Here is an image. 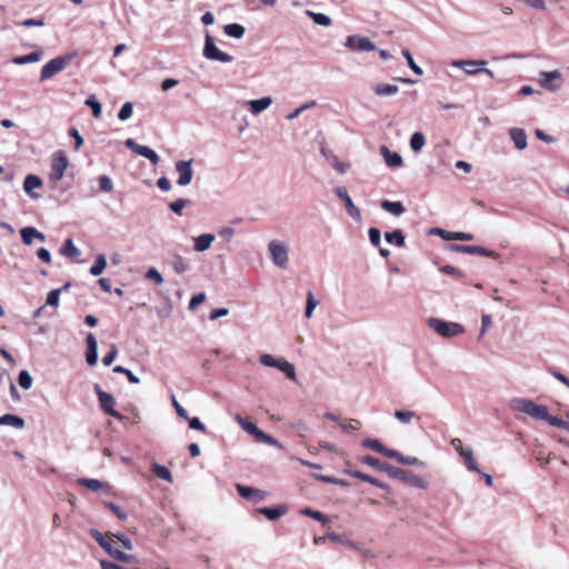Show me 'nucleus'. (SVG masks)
Here are the masks:
<instances>
[{"label": "nucleus", "mask_w": 569, "mask_h": 569, "mask_svg": "<svg viewBox=\"0 0 569 569\" xmlns=\"http://www.w3.org/2000/svg\"><path fill=\"white\" fill-rule=\"evenodd\" d=\"M90 536L99 543L101 548H103L112 558L124 562V563H133L137 565L139 562L138 558L134 555L126 553L118 549L117 541L113 539V536H104L97 529L90 530Z\"/></svg>", "instance_id": "f257e3e1"}, {"label": "nucleus", "mask_w": 569, "mask_h": 569, "mask_svg": "<svg viewBox=\"0 0 569 569\" xmlns=\"http://www.w3.org/2000/svg\"><path fill=\"white\" fill-rule=\"evenodd\" d=\"M509 408L513 412L526 413L536 420H542V418H547V406L538 405L527 398H512L509 401Z\"/></svg>", "instance_id": "f03ea898"}, {"label": "nucleus", "mask_w": 569, "mask_h": 569, "mask_svg": "<svg viewBox=\"0 0 569 569\" xmlns=\"http://www.w3.org/2000/svg\"><path fill=\"white\" fill-rule=\"evenodd\" d=\"M289 246L281 240H271L268 243V256L277 268L286 270L289 267Z\"/></svg>", "instance_id": "7ed1b4c3"}, {"label": "nucleus", "mask_w": 569, "mask_h": 569, "mask_svg": "<svg viewBox=\"0 0 569 569\" xmlns=\"http://www.w3.org/2000/svg\"><path fill=\"white\" fill-rule=\"evenodd\" d=\"M427 325L442 338H453L465 333V328L460 323L446 321L440 318H429Z\"/></svg>", "instance_id": "20e7f679"}, {"label": "nucleus", "mask_w": 569, "mask_h": 569, "mask_svg": "<svg viewBox=\"0 0 569 569\" xmlns=\"http://www.w3.org/2000/svg\"><path fill=\"white\" fill-rule=\"evenodd\" d=\"M234 420L247 433L251 435L256 441L279 449L282 448L281 443L277 439H274L270 435H267L266 432L260 430L253 422L242 418L240 415H236Z\"/></svg>", "instance_id": "39448f33"}, {"label": "nucleus", "mask_w": 569, "mask_h": 569, "mask_svg": "<svg viewBox=\"0 0 569 569\" xmlns=\"http://www.w3.org/2000/svg\"><path fill=\"white\" fill-rule=\"evenodd\" d=\"M383 472L389 475L391 478L399 479L408 483L413 488L426 489L428 487V481L425 480L422 477L411 471L393 467L391 465H389V467H385Z\"/></svg>", "instance_id": "423d86ee"}, {"label": "nucleus", "mask_w": 569, "mask_h": 569, "mask_svg": "<svg viewBox=\"0 0 569 569\" xmlns=\"http://www.w3.org/2000/svg\"><path fill=\"white\" fill-rule=\"evenodd\" d=\"M259 361L262 366L277 368L278 370L283 372L288 379L292 381L297 380L296 369L293 365L288 362L284 358H276L272 355L264 353L260 356Z\"/></svg>", "instance_id": "0eeeda50"}, {"label": "nucleus", "mask_w": 569, "mask_h": 569, "mask_svg": "<svg viewBox=\"0 0 569 569\" xmlns=\"http://www.w3.org/2000/svg\"><path fill=\"white\" fill-rule=\"evenodd\" d=\"M451 67L459 68L468 76H476L480 72H485L488 77L493 78V72L487 69L486 60H452Z\"/></svg>", "instance_id": "6e6552de"}, {"label": "nucleus", "mask_w": 569, "mask_h": 569, "mask_svg": "<svg viewBox=\"0 0 569 569\" xmlns=\"http://www.w3.org/2000/svg\"><path fill=\"white\" fill-rule=\"evenodd\" d=\"M69 160L63 151H57L51 156V172L49 181L57 184L64 176Z\"/></svg>", "instance_id": "1a4fd4ad"}, {"label": "nucleus", "mask_w": 569, "mask_h": 569, "mask_svg": "<svg viewBox=\"0 0 569 569\" xmlns=\"http://www.w3.org/2000/svg\"><path fill=\"white\" fill-rule=\"evenodd\" d=\"M71 62L70 56H59L48 61L41 69L40 81H46L63 69H66Z\"/></svg>", "instance_id": "9d476101"}, {"label": "nucleus", "mask_w": 569, "mask_h": 569, "mask_svg": "<svg viewBox=\"0 0 569 569\" xmlns=\"http://www.w3.org/2000/svg\"><path fill=\"white\" fill-rule=\"evenodd\" d=\"M345 48L353 52H371L377 49L376 44L366 36L350 34L346 38Z\"/></svg>", "instance_id": "9b49d317"}, {"label": "nucleus", "mask_w": 569, "mask_h": 569, "mask_svg": "<svg viewBox=\"0 0 569 569\" xmlns=\"http://www.w3.org/2000/svg\"><path fill=\"white\" fill-rule=\"evenodd\" d=\"M203 56L208 60H214L222 63H230L233 61L232 56L218 49L214 44L213 38L209 33L206 34Z\"/></svg>", "instance_id": "f8f14e48"}, {"label": "nucleus", "mask_w": 569, "mask_h": 569, "mask_svg": "<svg viewBox=\"0 0 569 569\" xmlns=\"http://www.w3.org/2000/svg\"><path fill=\"white\" fill-rule=\"evenodd\" d=\"M332 192L339 198L349 214V217L356 222H360L362 219L360 209L353 203L351 197L348 193L347 188L345 187H335Z\"/></svg>", "instance_id": "ddd939ff"}, {"label": "nucleus", "mask_w": 569, "mask_h": 569, "mask_svg": "<svg viewBox=\"0 0 569 569\" xmlns=\"http://www.w3.org/2000/svg\"><path fill=\"white\" fill-rule=\"evenodd\" d=\"M561 77L562 73L560 70L541 71L539 73L538 83L541 88L555 92L558 91L561 87L559 83Z\"/></svg>", "instance_id": "4468645a"}, {"label": "nucleus", "mask_w": 569, "mask_h": 569, "mask_svg": "<svg viewBox=\"0 0 569 569\" xmlns=\"http://www.w3.org/2000/svg\"><path fill=\"white\" fill-rule=\"evenodd\" d=\"M178 173L176 183L180 187H186L191 183L193 177L192 160H179L174 164Z\"/></svg>", "instance_id": "2eb2a0df"}, {"label": "nucleus", "mask_w": 569, "mask_h": 569, "mask_svg": "<svg viewBox=\"0 0 569 569\" xmlns=\"http://www.w3.org/2000/svg\"><path fill=\"white\" fill-rule=\"evenodd\" d=\"M94 391L99 398L100 407L102 408V410H104L107 413H109L110 416H112L117 419H121L122 416L120 415V412H118L117 410L113 409V407L116 405V400H114L113 396L103 391L99 385L94 386Z\"/></svg>", "instance_id": "dca6fc26"}, {"label": "nucleus", "mask_w": 569, "mask_h": 569, "mask_svg": "<svg viewBox=\"0 0 569 569\" xmlns=\"http://www.w3.org/2000/svg\"><path fill=\"white\" fill-rule=\"evenodd\" d=\"M124 144L137 154L147 158L152 164H158L160 158L151 148L138 144L133 139L130 138L124 141Z\"/></svg>", "instance_id": "f3484780"}, {"label": "nucleus", "mask_w": 569, "mask_h": 569, "mask_svg": "<svg viewBox=\"0 0 569 569\" xmlns=\"http://www.w3.org/2000/svg\"><path fill=\"white\" fill-rule=\"evenodd\" d=\"M450 249L456 252H462V253H468V254H480V256H486V257H490L493 259L499 258V254L497 252L488 250L483 247H478V246L451 244Z\"/></svg>", "instance_id": "a211bd4d"}, {"label": "nucleus", "mask_w": 569, "mask_h": 569, "mask_svg": "<svg viewBox=\"0 0 569 569\" xmlns=\"http://www.w3.org/2000/svg\"><path fill=\"white\" fill-rule=\"evenodd\" d=\"M273 100L271 97H262L260 99L247 100L243 101V106L250 111L252 116H259L263 111H266L271 104Z\"/></svg>", "instance_id": "6ab92c4d"}, {"label": "nucleus", "mask_w": 569, "mask_h": 569, "mask_svg": "<svg viewBox=\"0 0 569 569\" xmlns=\"http://www.w3.org/2000/svg\"><path fill=\"white\" fill-rule=\"evenodd\" d=\"M236 488H237L238 493L243 499L252 500L253 502H260V501L264 500V498L267 496L264 491L257 489V488H252V487H248V486H243V485H237Z\"/></svg>", "instance_id": "aec40b11"}, {"label": "nucleus", "mask_w": 569, "mask_h": 569, "mask_svg": "<svg viewBox=\"0 0 569 569\" xmlns=\"http://www.w3.org/2000/svg\"><path fill=\"white\" fill-rule=\"evenodd\" d=\"M320 152L326 158V160L332 166V168L337 170L339 173L343 174L349 169L350 164L340 161L339 158L325 146L321 147Z\"/></svg>", "instance_id": "412c9836"}, {"label": "nucleus", "mask_w": 569, "mask_h": 569, "mask_svg": "<svg viewBox=\"0 0 569 569\" xmlns=\"http://www.w3.org/2000/svg\"><path fill=\"white\" fill-rule=\"evenodd\" d=\"M86 345V361L89 366H94L98 361V342L93 333L87 335Z\"/></svg>", "instance_id": "4be33fe9"}, {"label": "nucleus", "mask_w": 569, "mask_h": 569, "mask_svg": "<svg viewBox=\"0 0 569 569\" xmlns=\"http://www.w3.org/2000/svg\"><path fill=\"white\" fill-rule=\"evenodd\" d=\"M508 134L510 139L512 140L515 148L519 151H522L527 148L528 141H527V133L521 128H510L508 130Z\"/></svg>", "instance_id": "5701e85b"}, {"label": "nucleus", "mask_w": 569, "mask_h": 569, "mask_svg": "<svg viewBox=\"0 0 569 569\" xmlns=\"http://www.w3.org/2000/svg\"><path fill=\"white\" fill-rule=\"evenodd\" d=\"M379 151L388 167L399 168L402 166L403 160H402V157L398 152L391 151L386 146H381Z\"/></svg>", "instance_id": "b1692460"}, {"label": "nucleus", "mask_w": 569, "mask_h": 569, "mask_svg": "<svg viewBox=\"0 0 569 569\" xmlns=\"http://www.w3.org/2000/svg\"><path fill=\"white\" fill-rule=\"evenodd\" d=\"M169 263L177 274H183L190 270V263L179 253H171Z\"/></svg>", "instance_id": "393cba45"}, {"label": "nucleus", "mask_w": 569, "mask_h": 569, "mask_svg": "<svg viewBox=\"0 0 569 569\" xmlns=\"http://www.w3.org/2000/svg\"><path fill=\"white\" fill-rule=\"evenodd\" d=\"M216 237L212 233H202L193 238V250L196 252H204L212 246Z\"/></svg>", "instance_id": "a878e982"}, {"label": "nucleus", "mask_w": 569, "mask_h": 569, "mask_svg": "<svg viewBox=\"0 0 569 569\" xmlns=\"http://www.w3.org/2000/svg\"><path fill=\"white\" fill-rule=\"evenodd\" d=\"M42 186V180L36 174H28L23 181V190L28 193L32 199H39L40 194L34 193L33 190L38 189Z\"/></svg>", "instance_id": "bb28decb"}, {"label": "nucleus", "mask_w": 569, "mask_h": 569, "mask_svg": "<svg viewBox=\"0 0 569 569\" xmlns=\"http://www.w3.org/2000/svg\"><path fill=\"white\" fill-rule=\"evenodd\" d=\"M20 234L24 244L30 246L33 239L44 241L46 236L34 227H24L20 230Z\"/></svg>", "instance_id": "cd10ccee"}, {"label": "nucleus", "mask_w": 569, "mask_h": 569, "mask_svg": "<svg viewBox=\"0 0 569 569\" xmlns=\"http://www.w3.org/2000/svg\"><path fill=\"white\" fill-rule=\"evenodd\" d=\"M373 92L378 97H390L399 92V87L396 84L379 82L373 87Z\"/></svg>", "instance_id": "c85d7f7f"}, {"label": "nucleus", "mask_w": 569, "mask_h": 569, "mask_svg": "<svg viewBox=\"0 0 569 569\" xmlns=\"http://www.w3.org/2000/svg\"><path fill=\"white\" fill-rule=\"evenodd\" d=\"M380 206L382 210L395 217H399L406 211V208L400 201L383 200Z\"/></svg>", "instance_id": "c756f323"}, {"label": "nucleus", "mask_w": 569, "mask_h": 569, "mask_svg": "<svg viewBox=\"0 0 569 569\" xmlns=\"http://www.w3.org/2000/svg\"><path fill=\"white\" fill-rule=\"evenodd\" d=\"M24 420L16 415L6 413L0 417V426H10L17 429L24 428Z\"/></svg>", "instance_id": "7c9ffc66"}, {"label": "nucleus", "mask_w": 569, "mask_h": 569, "mask_svg": "<svg viewBox=\"0 0 569 569\" xmlns=\"http://www.w3.org/2000/svg\"><path fill=\"white\" fill-rule=\"evenodd\" d=\"M346 472L348 475H350L351 477H353V478H357L359 480L369 482V483H371V485H373V486H376L378 488H381V489H386L387 488V486L383 482H381L378 479H376V478H373V477H371V476H369L367 473H363L361 471L346 470Z\"/></svg>", "instance_id": "2f4dec72"}, {"label": "nucleus", "mask_w": 569, "mask_h": 569, "mask_svg": "<svg viewBox=\"0 0 569 569\" xmlns=\"http://www.w3.org/2000/svg\"><path fill=\"white\" fill-rule=\"evenodd\" d=\"M393 417L402 425L409 426L417 417V413L409 409H398L393 412Z\"/></svg>", "instance_id": "473e14b6"}, {"label": "nucleus", "mask_w": 569, "mask_h": 569, "mask_svg": "<svg viewBox=\"0 0 569 569\" xmlns=\"http://www.w3.org/2000/svg\"><path fill=\"white\" fill-rule=\"evenodd\" d=\"M42 56H43L42 51H36V52H31L26 56L14 57L12 59V62L18 66L27 64V63H34V62L40 61L42 59Z\"/></svg>", "instance_id": "72a5a7b5"}, {"label": "nucleus", "mask_w": 569, "mask_h": 569, "mask_svg": "<svg viewBox=\"0 0 569 569\" xmlns=\"http://www.w3.org/2000/svg\"><path fill=\"white\" fill-rule=\"evenodd\" d=\"M151 471L157 478L162 479L169 483H172L173 478L171 471L167 467L159 463H152Z\"/></svg>", "instance_id": "f704fd0d"}, {"label": "nucleus", "mask_w": 569, "mask_h": 569, "mask_svg": "<svg viewBox=\"0 0 569 569\" xmlns=\"http://www.w3.org/2000/svg\"><path fill=\"white\" fill-rule=\"evenodd\" d=\"M223 31L230 38L241 39L246 32V29L239 23H229L224 26Z\"/></svg>", "instance_id": "c9c22d12"}, {"label": "nucleus", "mask_w": 569, "mask_h": 569, "mask_svg": "<svg viewBox=\"0 0 569 569\" xmlns=\"http://www.w3.org/2000/svg\"><path fill=\"white\" fill-rule=\"evenodd\" d=\"M459 456L463 459L465 465L470 471L480 472L471 448H466Z\"/></svg>", "instance_id": "e433bc0d"}, {"label": "nucleus", "mask_w": 569, "mask_h": 569, "mask_svg": "<svg viewBox=\"0 0 569 569\" xmlns=\"http://www.w3.org/2000/svg\"><path fill=\"white\" fill-rule=\"evenodd\" d=\"M107 267V259H106V256L104 254H98L96 257V260H94V263L91 266L90 268V273L93 276V277H98L100 276L103 270L106 269Z\"/></svg>", "instance_id": "4c0bfd02"}, {"label": "nucleus", "mask_w": 569, "mask_h": 569, "mask_svg": "<svg viewBox=\"0 0 569 569\" xmlns=\"http://www.w3.org/2000/svg\"><path fill=\"white\" fill-rule=\"evenodd\" d=\"M61 254L69 258H77L80 256V250L76 247L72 239H67L60 250Z\"/></svg>", "instance_id": "58836bf2"}, {"label": "nucleus", "mask_w": 569, "mask_h": 569, "mask_svg": "<svg viewBox=\"0 0 569 569\" xmlns=\"http://www.w3.org/2000/svg\"><path fill=\"white\" fill-rule=\"evenodd\" d=\"M385 239L389 243H396L397 247L401 248L405 246V236L400 230H395L385 233Z\"/></svg>", "instance_id": "ea45409f"}, {"label": "nucleus", "mask_w": 569, "mask_h": 569, "mask_svg": "<svg viewBox=\"0 0 569 569\" xmlns=\"http://www.w3.org/2000/svg\"><path fill=\"white\" fill-rule=\"evenodd\" d=\"M306 14L308 17H310L316 24H319L322 27H329L331 24L330 17L325 13H318V12H313L311 10H307Z\"/></svg>", "instance_id": "a19ab883"}, {"label": "nucleus", "mask_w": 569, "mask_h": 569, "mask_svg": "<svg viewBox=\"0 0 569 569\" xmlns=\"http://www.w3.org/2000/svg\"><path fill=\"white\" fill-rule=\"evenodd\" d=\"M426 144V138L421 132H415L410 138V148L415 152H419Z\"/></svg>", "instance_id": "79ce46f5"}, {"label": "nucleus", "mask_w": 569, "mask_h": 569, "mask_svg": "<svg viewBox=\"0 0 569 569\" xmlns=\"http://www.w3.org/2000/svg\"><path fill=\"white\" fill-rule=\"evenodd\" d=\"M78 483L91 491H98L103 488V483L98 479L79 478Z\"/></svg>", "instance_id": "37998d69"}, {"label": "nucleus", "mask_w": 569, "mask_h": 569, "mask_svg": "<svg viewBox=\"0 0 569 569\" xmlns=\"http://www.w3.org/2000/svg\"><path fill=\"white\" fill-rule=\"evenodd\" d=\"M300 513L303 516L310 517L312 519H316L323 525H327L329 522V518L325 513L317 511V510H312L310 508L302 509L300 511Z\"/></svg>", "instance_id": "c03bdc74"}, {"label": "nucleus", "mask_w": 569, "mask_h": 569, "mask_svg": "<svg viewBox=\"0 0 569 569\" xmlns=\"http://www.w3.org/2000/svg\"><path fill=\"white\" fill-rule=\"evenodd\" d=\"M257 511L266 516L269 520H276L284 513V509L282 508H260Z\"/></svg>", "instance_id": "a18cd8bd"}, {"label": "nucleus", "mask_w": 569, "mask_h": 569, "mask_svg": "<svg viewBox=\"0 0 569 569\" xmlns=\"http://www.w3.org/2000/svg\"><path fill=\"white\" fill-rule=\"evenodd\" d=\"M317 306H318L317 299L315 298L313 293L311 291H309L307 295L306 311H305V316L307 319H310L312 317L313 310L316 309Z\"/></svg>", "instance_id": "49530a36"}, {"label": "nucleus", "mask_w": 569, "mask_h": 569, "mask_svg": "<svg viewBox=\"0 0 569 569\" xmlns=\"http://www.w3.org/2000/svg\"><path fill=\"white\" fill-rule=\"evenodd\" d=\"M86 106L90 107L92 110V114L94 118H100L102 113V107L101 103L96 99L94 96L89 97L84 101Z\"/></svg>", "instance_id": "de8ad7c7"}, {"label": "nucleus", "mask_w": 569, "mask_h": 569, "mask_svg": "<svg viewBox=\"0 0 569 569\" xmlns=\"http://www.w3.org/2000/svg\"><path fill=\"white\" fill-rule=\"evenodd\" d=\"M32 382L31 375L27 370H21L18 377L19 386L24 390H29L32 387Z\"/></svg>", "instance_id": "09e8293b"}, {"label": "nucleus", "mask_w": 569, "mask_h": 569, "mask_svg": "<svg viewBox=\"0 0 569 569\" xmlns=\"http://www.w3.org/2000/svg\"><path fill=\"white\" fill-rule=\"evenodd\" d=\"M402 56L406 58L408 67L417 74L422 76L423 71L422 69L415 62L411 53L409 50L405 49L402 50Z\"/></svg>", "instance_id": "8fccbe9b"}, {"label": "nucleus", "mask_w": 569, "mask_h": 569, "mask_svg": "<svg viewBox=\"0 0 569 569\" xmlns=\"http://www.w3.org/2000/svg\"><path fill=\"white\" fill-rule=\"evenodd\" d=\"M113 372L116 373H123L124 377L128 378L130 383L137 385L140 382V379L129 369L122 367V366H116L113 368Z\"/></svg>", "instance_id": "3c124183"}, {"label": "nucleus", "mask_w": 569, "mask_h": 569, "mask_svg": "<svg viewBox=\"0 0 569 569\" xmlns=\"http://www.w3.org/2000/svg\"><path fill=\"white\" fill-rule=\"evenodd\" d=\"M446 240H460V241H470L473 239L471 233L467 232H452L448 231L445 236Z\"/></svg>", "instance_id": "603ef678"}, {"label": "nucleus", "mask_w": 569, "mask_h": 569, "mask_svg": "<svg viewBox=\"0 0 569 569\" xmlns=\"http://www.w3.org/2000/svg\"><path fill=\"white\" fill-rule=\"evenodd\" d=\"M107 536H113V539L117 541V545L118 543H121V546L126 549V550H132L133 549V543L132 541L130 540L129 537H127L126 535L123 533H118V535H111V533H108Z\"/></svg>", "instance_id": "864d4df0"}, {"label": "nucleus", "mask_w": 569, "mask_h": 569, "mask_svg": "<svg viewBox=\"0 0 569 569\" xmlns=\"http://www.w3.org/2000/svg\"><path fill=\"white\" fill-rule=\"evenodd\" d=\"M361 461L375 469H378L380 471H383L385 467H389V463H381L379 459L372 457V456H366L361 459Z\"/></svg>", "instance_id": "5fc2aeb1"}, {"label": "nucleus", "mask_w": 569, "mask_h": 569, "mask_svg": "<svg viewBox=\"0 0 569 569\" xmlns=\"http://www.w3.org/2000/svg\"><path fill=\"white\" fill-rule=\"evenodd\" d=\"M146 279L152 280L156 284L161 286L163 283V277L156 268H149L144 274Z\"/></svg>", "instance_id": "6e6d98bb"}, {"label": "nucleus", "mask_w": 569, "mask_h": 569, "mask_svg": "<svg viewBox=\"0 0 569 569\" xmlns=\"http://www.w3.org/2000/svg\"><path fill=\"white\" fill-rule=\"evenodd\" d=\"M133 112V106L131 102H126L122 104V107L119 110L118 118L121 121L128 120Z\"/></svg>", "instance_id": "4d7b16f0"}, {"label": "nucleus", "mask_w": 569, "mask_h": 569, "mask_svg": "<svg viewBox=\"0 0 569 569\" xmlns=\"http://www.w3.org/2000/svg\"><path fill=\"white\" fill-rule=\"evenodd\" d=\"M190 203L188 199H177L169 204V208L177 214H182V210Z\"/></svg>", "instance_id": "13d9d810"}, {"label": "nucleus", "mask_w": 569, "mask_h": 569, "mask_svg": "<svg viewBox=\"0 0 569 569\" xmlns=\"http://www.w3.org/2000/svg\"><path fill=\"white\" fill-rule=\"evenodd\" d=\"M399 462L406 466H418L421 468L426 467L425 462L417 457L403 456L402 453L400 456Z\"/></svg>", "instance_id": "bf43d9fd"}, {"label": "nucleus", "mask_w": 569, "mask_h": 569, "mask_svg": "<svg viewBox=\"0 0 569 569\" xmlns=\"http://www.w3.org/2000/svg\"><path fill=\"white\" fill-rule=\"evenodd\" d=\"M61 291V289L51 290L47 296L46 305L51 307H58Z\"/></svg>", "instance_id": "052dcab7"}, {"label": "nucleus", "mask_w": 569, "mask_h": 569, "mask_svg": "<svg viewBox=\"0 0 569 569\" xmlns=\"http://www.w3.org/2000/svg\"><path fill=\"white\" fill-rule=\"evenodd\" d=\"M343 431H356L361 428V422L357 419H348L340 423Z\"/></svg>", "instance_id": "680f3d73"}, {"label": "nucleus", "mask_w": 569, "mask_h": 569, "mask_svg": "<svg viewBox=\"0 0 569 569\" xmlns=\"http://www.w3.org/2000/svg\"><path fill=\"white\" fill-rule=\"evenodd\" d=\"M362 446L379 453H381L383 448V445L378 439L371 438L365 439Z\"/></svg>", "instance_id": "e2e57ef3"}, {"label": "nucleus", "mask_w": 569, "mask_h": 569, "mask_svg": "<svg viewBox=\"0 0 569 569\" xmlns=\"http://www.w3.org/2000/svg\"><path fill=\"white\" fill-rule=\"evenodd\" d=\"M542 421L549 422L551 426L558 427V428H567V421L561 420L558 417H553L549 413V410L547 409V418H542Z\"/></svg>", "instance_id": "0e129e2a"}, {"label": "nucleus", "mask_w": 569, "mask_h": 569, "mask_svg": "<svg viewBox=\"0 0 569 569\" xmlns=\"http://www.w3.org/2000/svg\"><path fill=\"white\" fill-rule=\"evenodd\" d=\"M368 236H369V240L373 247H378L380 244L381 233L378 228H373V227L370 228L368 230Z\"/></svg>", "instance_id": "69168bd1"}, {"label": "nucleus", "mask_w": 569, "mask_h": 569, "mask_svg": "<svg viewBox=\"0 0 569 569\" xmlns=\"http://www.w3.org/2000/svg\"><path fill=\"white\" fill-rule=\"evenodd\" d=\"M118 355V348L114 343L110 346V351L103 357L102 362L104 366H110Z\"/></svg>", "instance_id": "338daca9"}, {"label": "nucleus", "mask_w": 569, "mask_h": 569, "mask_svg": "<svg viewBox=\"0 0 569 569\" xmlns=\"http://www.w3.org/2000/svg\"><path fill=\"white\" fill-rule=\"evenodd\" d=\"M99 187L101 191L110 192L113 189L112 180L107 176H102L99 179Z\"/></svg>", "instance_id": "774afa93"}]
</instances>
